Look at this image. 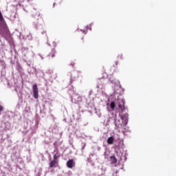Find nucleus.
I'll return each mask as SVG.
<instances>
[{
	"mask_svg": "<svg viewBox=\"0 0 176 176\" xmlns=\"http://www.w3.org/2000/svg\"><path fill=\"white\" fill-rule=\"evenodd\" d=\"M32 89H33L34 97L36 99H38L39 96H38V86L36 85V84L33 85Z\"/></svg>",
	"mask_w": 176,
	"mask_h": 176,
	"instance_id": "1",
	"label": "nucleus"
},
{
	"mask_svg": "<svg viewBox=\"0 0 176 176\" xmlns=\"http://www.w3.org/2000/svg\"><path fill=\"white\" fill-rule=\"evenodd\" d=\"M118 107L120 109H121V111L123 112L124 109H126V107H124V100H121L118 102Z\"/></svg>",
	"mask_w": 176,
	"mask_h": 176,
	"instance_id": "2",
	"label": "nucleus"
},
{
	"mask_svg": "<svg viewBox=\"0 0 176 176\" xmlns=\"http://www.w3.org/2000/svg\"><path fill=\"white\" fill-rule=\"evenodd\" d=\"M67 167L68 168H72L74 167H75V162H74V160H69L67 162Z\"/></svg>",
	"mask_w": 176,
	"mask_h": 176,
	"instance_id": "3",
	"label": "nucleus"
},
{
	"mask_svg": "<svg viewBox=\"0 0 176 176\" xmlns=\"http://www.w3.org/2000/svg\"><path fill=\"white\" fill-rule=\"evenodd\" d=\"M50 168H53V167H57L58 166V161L52 160L50 162Z\"/></svg>",
	"mask_w": 176,
	"mask_h": 176,
	"instance_id": "4",
	"label": "nucleus"
},
{
	"mask_svg": "<svg viewBox=\"0 0 176 176\" xmlns=\"http://www.w3.org/2000/svg\"><path fill=\"white\" fill-rule=\"evenodd\" d=\"M109 159L111 164H116V163H118V160L116 159V157L115 155L110 156Z\"/></svg>",
	"mask_w": 176,
	"mask_h": 176,
	"instance_id": "5",
	"label": "nucleus"
},
{
	"mask_svg": "<svg viewBox=\"0 0 176 176\" xmlns=\"http://www.w3.org/2000/svg\"><path fill=\"white\" fill-rule=\"evenodd\" d=\"M57 53V52H56L55 49H53L51 51V53H50L48 54V57H50V58H54V57H56V54Z\"/></svg>",
	"mask_w": 176,
	"mask_h": 176,
	"instance_id": "6",
	"label": "nucleus"
},
{
	"mask_svg": "<svg viewBox=\"0 0 176 176\" xmlns=\"http://www.w3.org/2000/svg\"><path fill=\"white\" fill-rule=\"evenodd\" d=\"M113 142H115V138H113V136H111V137L108 138L107 144H109V145H112V144H113Z\"/></svg>",
	"mask_w": 176,
	"mask_h": 176,
	"instance_id": "7",
	"label": "nucleus"
},
{
	"mask_svg": "<svg viewBox=\"0 0 176 176\" xmlns=\"http://www.w3.org/2000/svg\"><path fill=\"white\" fill-rule=\"evenodd\" d=\"M53 157H54L53 160L57 161V159H58V157H60V154H58L57 153L54 155Z\"/></svg>",
	"mask_w": 176,
	"mask_h": 176,
	"instance_id": "8",
	"label": "nucleus"
},
{
	"mask_svg": "<svg viewBox=\"0 0 176 176\" xmlns=\"http://www.w3.org/2000/svg\"><path fill=\"white\" fill-rule=\"evenodd\" d=\"M0 21H1L2 23L5 21V19H3V16L2 15V12H1V11H0Z\"/></svg>",
	"mask_w": 176,
	"mask_h": 176,
	"instance_id": "9",
	"label": "nucleus"
},
{
	"mask_svg": "<svg viewBox=\"0 0 176 176\" xmlns=\"http://www.w3.org/2000/svg\"><path fill=\"white\" fill-rule=\"evenodd\" d=\"M111 109H115V102H112L110 104Z\"/></svg>",
	"mask_w": 176,
	"mask_h": 176,
	"instance_id": "10",
	"label": "nucleus"
},
{
	"mask_svg": "<svg viewBox=\"0 0 176 176\" xmlns=\"http://www.w3.org/2000/svg\"><path fill=\"white\" fill-rule=\"evenodd\" d=\"M85 148H86V143H83V146H82V151H84Z\"/></svg>",
	"mask_w": 176,
	"mask_h": 176,
	"instance_id": "11",
	"label": "nucleus"
},
{
	"mask_svg": "<svg viewBox=\"0 0 176 176\" xmlns=\"http://www.w3.org/2000/svg\"><path fill=\"white\" fill-rule=\"evenodd\" d=\"M118 64H119V62L116 61L115 65H113V67H118Z\"/></svg>",
	"mask_w": 176,
	"mask_h": 176,
	"instance_id": "12",
	"label": "nucleus"
},
{
	"mask_svg": "<svg viewBox=\"0 0 176 176\" xmlns=\"http://www.w3.org/2000/svg\"><path fill=\"white\" fill-rule=\"evenodd\" d=\"M3 111V107L0 105V112H2Z\"/></svg>",
	"mask_w": 176,
	"mask_h": 176,
	"instance_id": "13",
	"label": "nucleus"
},
{
	"mask_svg": "<svg viewBox=\"0 0 176 176\" xmlns=\"http://www.w3.org/2000/svg\"><path fill=\"white\" fill-rule=\"evenodd\" d=\"M118 58H120V60H122L123 58L122 56V54L118 55Z\"/></svg>",
	"mask_w": 176,
	"mask_h": 176,
	"instance_id": "14",
	"label": "nucleus"
},
{
	"mask_svg": "<svg viewBox=\"0 0 176 176\" xmlns=\"http://www.w3.org/2000/svg\"><path fill=\"white\" fill-rule=\"evenodd\" d=\"M53 43H54V46H56V43H55V42H54Z\"/></svg>",
	"mask_w": 176,
	"mask_h": 176,
	"instance_id": "15",
	"label": "nucleus"
},
{
	"mask_svg": "<svg viewBox=\"0 0 176 176\" xmlns=\"http://www.w3.org/2000/svg\"><path fill=\"white\" fill-rule=\"evenodd\" d=\"M129 116V115H127V114H125V116Z\"/></svg>",
	"mask_w": 176,
	"mask_h": 176,
	"instance_id": "16",
	"label": "nucleus"
}]
</instances>
